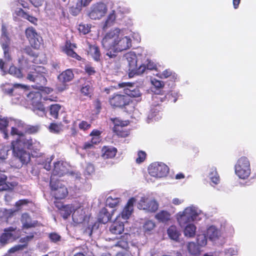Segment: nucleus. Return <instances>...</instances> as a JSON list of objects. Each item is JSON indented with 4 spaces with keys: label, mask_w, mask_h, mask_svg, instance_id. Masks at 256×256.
I'll list each match as a JSON object with an SVG mask.
<instances>
[{
    "label": "nucleus",
    "mask_w": 256,
    "mask_h": 256,
    "mask_svg": "<svg viewBox=\"0 0 256 256\" xmlns=\"http://www.w3.org/2000/svg\"><path fill=\"white\" fill-rule=\"evenodd\" d=\"M126 30L115 28L106 32L102 40L103 48L107 50L106 55L114 58L118 53L129 49L132 46V40L125 34Z\"/></svg>",
    "instance_id": "obj_1"
},
{
    "label": "nucleus",
    "mask_w": 256,
    "mask_h": 256,
    "mask_svg": "<svg viewBox=\"0 0 256 256\" xmlns=\"http://www.w3.org/2000/svg\"><path fill=\"white\" fill-rule=\"evenodd\" d=\"M11 144L14 156L20 161L22 164H27L30 160V153L26 150V148L38 154L40 148V143L36 140L34 141L30 136H22L19 142H12Z\"/></svg>",
    "instance_id": "obj_2"
},
{
    "label": "nucleus",
    "mask_w": 256,
    "mask_h": 256,
    "mask_svg": "<svg viewBox=\"0 0 256 256\" xmlns=\"http://www.w3.org/2000/svg\"><path fill=\"white\" fill-rule=\"evenodd\" d=\"M202 211L196 206L191 205L176 215V220L180 227L188 223L199 221L202 219Z\"/></svg>",
    "instance_id": "obj_3"
},
{
    "label": "nucleus",
    "mask_w": 256,
    "mask_h": 256,
    "mask_svg": "<svg viewBox=\"0 0 256 256\" xmlns=\"http://www.w3.org/2000/svg\"><path fill=\"white\" fill-rule=\"evenodd\" d=\"M48 74V71L44 67L34 66L28 72L26 78L30 81L35 82L36 84L35 86L36 88L40 90L47 84Z\"/></svg>",
    "instance_id": "obj_4"
},
{
    "label": "nucleus",
    "mask_w": 256,
    "mask_h": 256,
    "mask_svg": "<svg viewBox=\"0 0 256 256\" xmlns=\"http://www.w3.org/2000/svg\"><path fill=\"white\" fill-rule=\"evenodd\" d=\"M124 58L128 64L130 78H132L136 74H141L145 72L146 66L144 64H140L138 67V58L134 52L125 54Z\"/></svg>",
    "instance_id": "obj_5"
},
{
    "label": "nucleus",
    "mask_w": 256,
    "mask_h": 256,
    "mask_svg": "<svg viewBox=\"0 0 256 256\" xmlns=\"http://www.w3.org/2000/svg\"><path fill=\"white\" fill-rule=\"evenodd\" d=\"M27 100L32 104V110L37 115L42 116L46 114L45 108L41 103L42 94L38 90L30 92L25 94Z\"/></svg>",
    "instance_id": "obj_6"
},
{
    "label": "nucleus",
    "mask_w": 256,
    "mask_h": 256,
    "mask_svg": "<svg viewBox=\"0 0 256 256\" xmlns=\"http://www.w3.org/2000/svg\"><path fill=\"white\" fill-rule=\"evenodd\" d=\"M236 174L240 179L248 178L251 174L250 162L246 156L239 158L234 166Z\"/></svg>",
    "instance_id": "obj_7"
},
{
    "label": "nucleus",
    "mask_w": 256,
    "mask_h": 256,
    "mask_svg": "<svg viewBox=\"0 0 256 256\" xmlns=\"http://www.w3.org/2000/svg\"><path fill=\"white\" fill-rule=\"evenodd\" d=\"M108 6L104 2H98L92 4L88 10V16L92 20H100L108 12Z\"/></svg>",
    "instance_id": "obj_8"
},
{
    "label": "nucleus",
    "mask_w": 256,
    "mask_h": 256,
    "mask_svg": "<svg viewBox=\"0 0 256 256\" xmlns=\"http://www.w3.org/2000/svg\"><path fill=\"white\" fill-rule=\"evenodd\" d=\"M50 186L52 194L56 200L64 198L68 194L67 188L55 178H50Z\"/></svg>",
    "instance_id": "obj_9"
},
{
    "label": "nucleus",
    "mask_w": 256,
    "mask_h": 256,
    "mask_svg": "<svg viewBox=\"0 0 256 256\" xmlns=\"http://www.w3.org/2000/svg\"><path fill=\"white\" fill-rule=\"evenodd\" d=\"M10 125L12 126L10 134L12 136H16L18 138L16 140L12 142H19V140L22 136H28L24 134L26 130V126L22 121L10 118Z\"/></svg>",
    "instance_id": "obj_10"
},
{
    "label": "nucleus",
    "mask_w": 256,
    "mask_h": 256,
    "mask_svg": "<svg viewBox=\"0 0 256 256\" xmlns=\"http://www.w3.org/2000/svg\"><path fill=\"white\" fill-rule=\"evenodd\" d=\"M148 170L151 176L155 178H162L167 175L169 168L164 164L156 162L150 165Z\"/></svg>",
    "instance_id": "obj_11"
},
{
    "label": "nucleus",
    "mask_w": 256,
    "mask_h": 256,
    "mask_svg": "<svg viewBox=\"0 0 256 256\" xmlns=\"http://www.w3.org/2000/svg\"><path fill=\"white\" fill-rule=\"evenodd\" d=\"M25 34L31 46L36 49L39 48L41 44L42 38L38 34L36 30L32 27H29L26 30Z\"/></svg>",
    "instance_id": "obj_12"
},
{
    "label": "nucleus",
    "mask_w": 256,
    "mask_h": 256,
    "mask_svg": "<svg viewBox=\"0 0 256 256\" xmlns=\"http://www.w3.org/2000/svg\"><path fill=\"white\" fill-rule=\"evenodd\" d=\"M138 207L148 212H154L158 208V202L154 200H148L146 197H142L140 200Z\"/></svg>",
    "instance_id": "obj_13"
},
{
    "label": "nucleus",
    "mask_w": 256,
    "mask_h": 256,
    "mask_svg": "<svg viewBox=\"0 0 256 256\" xmlns=\"http://www.w3.org/2000/svg\"><path fill=\"white\" fill-rule=\"evenodd\" d=\"M111 120L114 124L113 130L118 136L121 137H126L128 136V132L124 128L128 124V121H122L118 118H112Z\"/></svg>",
    "instance_id": "obj_14"
},
{
    "label": "nucleus",
    "mask_w": 256,
    "mask_h": 256,
    "mask_svg": "<svg viewBox=\"0 0 256 256\" xmlns=\"http://www.w3.org/2000/svg\"><path fill=\"white\" fill-rule=\"evenodd\" d=\"M136 202L134 198H130L122 212L116 216V220H119L121 218L124 220H127L130 218L134 210V204Z\"/></svg>",
    "instance_id": "obj_15"
},
{
    "label": "nucleus",
    "mask_w": 256,
    "mask_h": 256,
    "mask_svg": "<svg viewBox=\"0 0 256 256\" xmlns=\"http://www.w3.org/2000/svg\"><path fill=\"white\" fill-rule=\"evenodd\" d=\"M68 164L63 161H58L54 163L50 178H55V176H62L68 172Z\"/></svg>",
    "instance_id": "obj_16"
},
{
    "label": "nucleus",
    "mask_w": 256,
    "mask_h": 256,
    "mask_svg": "<svg viewBox=\"0 0 256 256\" xmlns=\"http://www.w3.org/2000/svg\"><path fill=\"white\" fill-rule=\"evenodd\" d=\"M15 230L14 227H10L4 230V232L0 236V248L15 239L12 233Z\"/></svg>",
    "instance_id": "obj_17"
},
{
    "label": "nucleus",
    "mask_w": 256,
    "mask_h": 256,
    "mask_svg": "<svg viewBox=\"0 0 256 256\" xmlns=\"http://www.w3.org/2000/svg\"><path fill=\"white\" fill-rule=\"evenodd\" d=\"M110 103L113 106L121 107L128 104V96L122 94H115L110 98Z\"/></svg>",
    "instance_id": "obj_18"
},
{
    "label": "nucleus",
    "mask_w": 256,
    "mask_h": 256,
    "mask_svg": "<svg viewBox=\"0 0 256 256\" xmlns=\"http://www.w3.org/2000/svg\"><path fill=\"white\" fill-rule=\"evenodd\" d=\"M72 218L74 223H82L86 218L85 210L83 207L80 206L74 210Z\"/></svg>",
    "instance_id": "obj_19"
},
{
    "label": "nucleus",
    "mask_w": 256,
    "mask_h": 256,
    "mask_svg": "<svg viewBox=\"0 0 256 256\" xmlns=\"http://www.w3.org/2000/svg\"><path fill=\"white\" fill-rule=\"evenodd\" d=\"M82 87L80 92L84 96H90L92 92V84L90 80H86L84 78L80 80Z\"/></svg>",
    "instance_id": "obj_20"
},
{
    "label": "nucleus",
    "mask_w": 256,
    "mask_h": 256,
    "mask_svg": "<svg viewBox=\"0 0 256 256\" xmlns=\"http://www.w3.org/2000/svg\"><path fill=\"white\" fill-rule=\"evenodd\" d=\"M4 156H0V192L6 190L10 188L9 186L6 182V176L2 172V166L4 164Z\"/></svg>",
    "instance_id": "obj_21"
},
{
    "label": "nucleus",
    "mask_w": 256,
    "mask_h": 256,
    "mask_svg": "<svg viewBox=\"0 0 256 256\" xmlns=\"http://www.w3.org/2000/svg\"><path fill=\"white\" fill-rule=\"evenodd\" d=\"M56 206L60 209V214L64 219H66L70 215L72 210H75L72 204L62 206L61 204H58Z\"/></svg>",
    "instance_id": "obj_22"
},
{
    "label": "nucleus",
    "mask_w": 256,
    "mask_h": 256,
    "mask_svg": "<svg viewBox=\"0 0 256 256\" xmlns=\"http://www.w3.org/2000/svg\"><path fill=\"white\" fill-rule=\"evenodd\" d=\"M208 177L210 180L212 186L218 184L220 182V178L214 166H212L209 168L208 172Z\"/></svg>",
    "instance_id": "obj_23"
},
{
    "label": "nucleus",
    "mask_w": 256,
    "mask_h": 256,
    "mask_svg": "<svg viewBox=\"0 0 256 256\" xmlns=\"http://www.w3.org/2000/svg\"><path fill=\"white\" fill-rule=\"evenodd\" d=\"M124 230L123 222L116 220L110 227V232L114 234H120Z\"/></svg>",
    "instance_id": "obj_24"
},
{
    "label": "nucleus",
    "mask_w": 256,
    "mask_h": 256,
    "mask_svg": "<svg viewBox=\"0 0 256 256\" xmlns=\"http://www.w3.org/2000/svg\"><path fill=\"white\" fill-rule=\"evenodd\" d=\"M182 228H184V234L186 237L194 238L195 236L196 227L193 223H188Z\"/></svg>",
    "instance_id": "obj_25"
},
{
    "label": "nucleus",
    "mask_w": 256,
    "mask_h": 256,
    "mask_svg": "<svg viewBox=\"0 0 256 256\" xmlns=\"http://www.w3.org/2000/svg\"><path fill=\"white\" fill-rule=\"evenodd\" d=\"M206 235L211 240H215L220 236V232L214 226H210L208 228Z\"/></svg>",
    "instance_id": "obj_26"
},
{
    "label": "nucleus",
    "mask_w": 256,
    "mask_h": 256,
    "mask_svg": "<svg viewBox=\"0 0 256 256\" xmlns=\"http://www.w3.org/2000/svg\"><path fill=\"white\" fill-rule=\"evenodd\" d=\"M116 18V14L114 10H112L108 15L106 20L103 22L102 29L106 30L113 26Z\"/></svg>",
    "instance_id": "obj_27"
},
{
    "label": "nucleus",
    "mask_w": 256,
    "mask_h": 256,
    "mask_svg": "<svg viewBox=\"0 0 256 256\" xmlns=\"http://www.w3.org/2000/svg\"><path fill=\"white\" fill-rule=\"evenodd\" d=\"M76 48V46L74 44H72L70 42L66 41L63 50L68 56L78 60L80 56L74 51V48Z\"/></svg>",
    "instance_id": "obj_28"
},
{
    "label": "nucleus",
    "mask_w": 256,
    "mask_h": 256,
    "mask_svg": "<svg viewBox=\"0 0 256 256\" xmlns=\"http://www.w3.org/2000/svg\"><path fill=\"white\" fill-rule=\"evenodd\" d=\"M104 158H112L115 156L117 152L116 148L112 146H104L102 149Z\"/></svg>",
    "instance_id": "obj_29"
},
{
    "label": "nucleus",
    "mask_w": 256,
    "mask_h": 256,
    "mask_svg": "<svg viewBox=\"0 0 256 256\" xmlns=\"http://www.w3.org/2000/svg\"><path fill=\"white\" fill-rule=\"evenodd\" d=\"M74 77L73 72L70 69H68L60 74L58 78L62 82H66L71 81Z\"/></svg>",
    "instance_id": "obj_30"
},
{
    "label": "nucleus",
    "mask_w": 256,
    "mask_h": 256,
    "mask_svg": "<svg viewBox=\"0 0 256 256\" xmlns=\"http://www.w3.org/2000/svg\"><path fill=\"white\" fill-rule=\"evenodd\" d=\"M16 12L18 16L28 20L31 23L36 24L38 22V19L35 17L28 14L24 12L22 8H18L16 10Z\"/></svg>",
    "instance_id": "obj_31"
},
{
    "label": "nucleus",
    "mask_w": 256,
    "mask_h": 256,
    "mask_svg": "<svg viewBox=\"0 0 256 256\" xmlns=\"http://www.w3.org/2000/svg\"><path fill=\"white\" fill-rule=\"evenodd\" d=\"M111 219V215L106 208H103L100 212L98 220L99 222L106 224Z\"/></svg>",
    "instance_id": "obj_32"
},
{
    "label": "nucleus",
    "mask_w": 256,
    "mask_h": 256,
    "mask_svg": "<svg viewBox=\"0 0 256 256\" xmlns=\"http://www.w3.org/2000/svg\"><path fill=\"white\" fill-rule=\"evenodd\" d=\"M88 54L96 61H98L100 60V53L98 48L95 45H90L88 50Z\"/></svg>",
    "instance_id": "obj_33"
},
{
    "label": "nucleus",
    "mask_w": 256,
    "mask_h": 256,
    "mask_svg": "<svg viewBox=\"0 0 256 256\" xmlns=\"http://www.w3.org/2000/svg\"><path fill=\"white\" fill-rule=\"evenodd\" d=\"M168 234L170 239L175 241H178L180 236V232L174 226H172L168 228Z\"/></svg>",
    "instance_id": "obj_34"
},
{
    "label": "nucleus",
    "mask_w": 256,
    "mask_h": 256,
    "mask_svg": "<svg viewBox=\"0 0 256 256\" xmlns=\"http://www.w3.org/2000/svg\"><path fill=\"white\" fill-rule=\"evenodd\" d=\"M70 176L72 180L75 181L76 188L80 189L82 188L84 180L80 178V174L79 172H72L70 174Z\"/></svg>",
    "instance_id": "obj_35"
},
{
    "label": "nucleus",
    "mask_w": 256,
    "mask_h": 256,
    "mask_svg": "<svg viewBox=\"0 0 256 256\" xmlns=\"http://www.w3.org/2000/svg\"><path fill=\"white\" fill-rule=\"evenodd\" d=\"M21 221L24 228H28L34 226L35 223L32 222L30 216L28 214L26 213L22 214Z\"/></svg>",
    "instance_id": "obj_36"
},
{
    "label": "nucleus",
    "mask_w": 256,
    "mask_h": 256,
    "mask_svg": "<svg viewBox=\"0 0 256 256\" xmlns=\"http://www.w3.org/2000/svg\"><path fill=\"white\" fill-rule=\"evenodd\" d=\"M155 218L160 222H166L170 220V214L167 211L162 210L156 214Z\"/></svg>",
    "instance_id": "obj_37"
},
{
    "label": "nucleus",
    "mask_w": 256,
    "mask_h": 256,
    "mask_svg": "<svg viewBox=\"0 0 256 256\" xmlns=\"http://www.w3.org/2000/svg\"><path fill=\"white\" fill-rule=\"evenodd\" d=\"M10 118H0V130L2 131L4 138L5 139L8 138V134L6 132V129L8 126V124H10Z\"/></svg>",
    "instance_id": "obj_38"
},
{
    "label": "nucleus",
    "mask_w": 256,
    "mask_h": 256,
    "mask_svg": "<svg viewBox=\"0 0 256 256\" xmlns=\"http://www.w3.org/2000/svg\"><path fill=\"white\" fill-rule=\"evenodd\" d=\"M130 235L127 233H125L116 243V246L126 249L128 247V242L130 240Z\"/></svg>",
    "instance_id": "obj_39"
},
{
    "label": "nucleus",
    "mask_w": 256,
    "mask_h": 256,
    "mask_svg": "<svg viewBox=\"0 0 256 256\" xmlns=\"http://www.w3.org/2000/svg\"><path fill=\"white\" fill-rule=\"evenodd\" d=\"M10 41V38L7 34L2 30V32L0 40V43L2 48H9Z\"/></svg>",
    "instance_id": "obj_40"
},
{
    "label": "nucleus",
    "mask_w": 256,
    "mask_h": 256,
    "mask_svg": "<svg viewBox=\"0 0 256 256\" xmlns=\"http://www.w3.org/2000/svg\"><path fill=\"white\" fill-rule=\"evenodd\" d=\"M187 249L190 254L196 255L200 253V249L198 245L194 242H190L187 244Z\"/></svg>",
    "instance_id": "obj_41"
},
{
    "label": "nucleus",
    "mask_w": 256,
    "mask_h": 256,
    "mask_svg": "<svg viewBox=\"0 0 256 256\" xmlns=\"http://www.w3.org/2000/svg\"><path fill=\"white\" fill-rule=\"evenodd\" d=\"M60 108L61 106L59 104H52L49 110L50 116L54 118H57Z\"/></svg>",
    "instance_id": "obj_42"
},
{
    "label": "nucleus",
    "mask_w": 256,
    "mask_h": 256,
    "mask_svg": "<svg viewBox=\"0 0 256 256\" xmlns=\"http://www.w3.org/2000/svg\"><path fill=\"white\" fill-rule=\"evenodd\" d=\"M155 226L156 224L152 220H148L144 223L143 229L146 234H149Z\"/></svg>",
    "instance_id": "obj_43"
},
{
    "label": "nucleus",
    "mask_w": 256,
    "mask_h": 256,
    "mask_svg": "<svg viewBox=\"0 0 256 256\" xmlns=\"http://www.w3.org/2000/svg\"><path fill=\"white\" fill-rule=\"evenodd\" d=\"M134 83L129 82H124L118 84V86L120 88H124V93L125 94V90H134V89H138L136 86H134Z\"/></svg>",
    "instance_id": "obj_44"
},
{
    "label": "nucleus",
    "mask_w": 256,
    "mask_h": 256,
    "mask_svg": "<svg viewBox=\"0 0 256 256\" xmlns=\"http://www.w3.org/2000/svg\"><path fill=\"white\" fill-rule=\"evenodd\" d=\"M160 108L159 106H156L154 108H152L151 109L150 114L148 116V120H158L159 117L157 116V113L160 112Z\"/></svg>",
    "instance_id": "obj_45"
},
{
    "label": "nucleus",
    "mask_w": 256,
    "mask_h": 256,
    "mask_svg": "<svg viewBox=\"0 0 256 256\" xmlns=\"http://www.w3.org/2000/svg\"><path fill=\"white\" fill-rule=\"evenodd\" d=\"M48 130L51 132L57 134L62 130V126L60 124L52 123L49 126Z\"/></svg>",
    "instance_id": "obj_46"
},
{
    "label": "nucleus",
    "mask_w": 256,
    "mask_h": 256,
    "mask_svg": "<svg viewBox=\"0 0 256 256\" xmlns=\"http://www.w3.org/2000/svg\"><path fill=\"white\" fill-rule=\"evenodd\" d=\"M120 202V199L118 198H112L111 196H108L106 200V204L110 207L112 208L115 207Z\"/></svg>",
    "instance_id": "obj_47"
},
{
    "label": "nucleus",
    "mask_w": 256,
    "mask_h": 256,
    "mask_svg": "<svg viewBox=\"0 0 256 256\" xmlns=\"http://www.w3.org/2000/svg\"><path fill=\"white\" fill-rule=\"evenodd\" d=\"M8 73L18 78L22 77V74L20 70L14 66H10L8 70Z\"/></svg>",
    "instance_id": "obj_48"
},
{
    "label": "nucleus",
    "mask_w": 256,
    "mask_h": 256,
    "mask_svg": "<svg viewBox=\"0 0 256 256\" xmlns=\"http://www.w3.org/2000/svg\"><path fill=\"white\" fill-rule=\"evenodd\" d=\"M80 4H81V0H78L77 3H76V8H74V6H72L70 8V12L72 15H74V16L78 15L80 13L82 8V7H84V5L80 6Z\"/></svg>",
    "instance_id": "obj_49"
},
{
    "label": "nucleus",
    "mask_w": 256,
    "mask_h": 256,
    "mask_svg": "<svg viewBox=\"0 0 256 256\" xmlns=\"http://www.w3.org/2000/svg\"><path fill=\"white\" fill-rule=\"evenodd\" d=\"M197 242L199 246H204L207 244V238L205 234H198L197 236Z\"/></svg>",
    "instance_id": "obj_50"
},
{
    "label": "nucleus",
    "mask_w": 256,
    "mask_h": 256,
    "mask_svg": "<svg viewBox=\"0 0 256 256\" xmlns=\"http://www.w3.org/2000/svg\"><path fill=\"white\" fill-rule=\"evenodd\" d=\"M125 94L134 98L139 97L140 96V92L139 89H134V90H125Z\"/></svg>",
    "instance_id": "obj_51"
},
{
    "label": "nucleus",
    "mask_w": 256,
    "mask_h": 256,
    "mask_svg": "<svg viewBox=\"0 0 256 256\" xmlns=\"http://www.w3.org/2000/svg\"><path fill=\"white\" fill-rule=\"evenodd\" d=\"M144 64L146 66L145 72L146 70H152L156 69V66L154 62L150 60H147L144 64Z\"/></svg>",
    "instance_id": "obj_52"
},
{
    "label": "nucleus",
    "mask_w": 256,
    "mask_h": 256,
    "mask_svg": "<svg viewBox=\"0 0 256 256\" xmlns=\"http://www.w3.org/2000/svg\"><path fill=\"white\" fill-rule=\"evenodd\" d=\"M94 172V166L92 164L88 163L85 168L84 174L86 176H90L93 174Z\"/></svg>",
    "instance_id": "obj_53"
},
{
    "label": "nucleus",
    "mask_w": 256,
    "mask_h": 256,
    "mask_svg": "<svg viewBox=\"0 0 256 256\" xmlns=\"http://www.w3.org/2000/svg\"><path fill=\"white\" fill-rule=\"evenodd\" d=\"M146 157V153L142 150H140L138 153V158H136V162L140 164L144 161Z\"/></svg>",
    "instance_id": "obj_54"
},
{
    "label": "nucleus",
    "mask_w": 256,
    "mask_h": 256,
    "mask_svg": "<svg viewBox=\"0 0 256 256\" xmlns=\"http://www.w3.org/2000/svg\"><path fill=\"white\" fill-rule=\"evenodd\" d=\"M172 74V71L169 70H166L162 73L156 74V75L161 78H166L170 76Z\"/></svg>",
    "instance_id": "obj_55"
},
{
    "label": "nucleus",
    "mask_w": 256,
    "mask_h": 256,
    "mask_svg": "<svg viewBox=\"0 0 256 256\" xmlns=\"http://www.w3.org/2000/svg\"><path fill=\"white\" fill-rule=\"evenodd\" d=\"M48 237L50 240L54 242H60L61 239V236L56 232H52L50 234Z\"/></svg>",
    "instance_id": "obj_56"
},
{
    "label": "nucleus",
    "mask_w": 256,
    "mask_h": 256,
    "mask_svg": "<svg viewBox=\"0 0 256 256\" xmlns=\"http://www.w3.org/2000/svg\"><path fill=\"white\" fill-rule=\"evenodd\" d=\"M152 84L156 88H160L164 86V84L162 82L158 80L156 78L152 79Z\"/></svg>",
    "instance_id": "obj_57"
},
{
    "label": "nucleus",
    "mask_w": 256,
    "mask_h": 256,
    "mask_svg": "<svg viewBox=\"0 0 256 256\" xmlns=\"http://www.w3.org/2000/svg\"><path fill=\"white\" fill-rule=\"evenodd\" d=\"M90 28L88 26L84 24H80L78 26V30L80 32L86 34L90 32Z\"/></svg>",
    "instance_id": "obj_58"
},
{
    "label": "nucleus",
    "mask_w": 256,
    "mask_h": 256,
    "mask_svg": "<svg viewBox=\"0 0 256 256\" xmlns=\"http://www.w3.org/2000/svg\"><path fill=\"white\" fill-rule=\"evenodd\" d=\"M225 253L230 256H235L238 253V250L236 248H230L225 250Z\"/></svg>",
    "instance_id": "obj_59"
},
{
    "label": "nucleus",
    "mask_w": 256,
    "mask_h": 256,
    "mask_svg": "<svg viewBox=\"0 0 256 256\" xmlns=\"http://www.w3.org/2000/svg\"><path fill=\"white\" fill-rule=\"evenodd\" d=\"M90 127V124H88L86 122L82 121L79 124V128L80 130H85L88 129Z\"/></svg>",
    "instance_id": "obj_60"
},
{
    "label": "nucleus",
    "mask_w": 256,
    "mask_h": 256,
    "mask_svg": "<svg viewBox=\"0 0 256 256\" xmlns=\"http://www.w3.org/2000/svg\"><path fill=\"white\" fill-rule=\"evenodd\" d=\"M24 246H25V244H22V245H21V244L16 245V246L12 248H10L9 250V252L10 253H14L17 250L22 249Z\"/></svg>",
    "instance_id": "obj_61"
},
{
    "label": "nucleus",
    "mask_w": 256,
    "mask_h": 256,
    "mask_svg": "<svg viewBox=\"0 0 256 256\" xmlns=\"http://www.w3.org/2000/svg\"><path fill=\"white\" fill-rule=\"evenodd\" d=\"M31 3L35 6L38 7L41 6L44 2V0H30Z\"/></svg>",
    "instance_id": "obj_62"
},
{
    "label": "nucleus",
    "mask_w": 256,
    "mask_h": 256,
    "mask_svg": "<svg viewBox=\"0 0 256 256\" xmlns=\"http://www.w3.org/2000/svg\"><path fill=\"white\" fill-rule=\"evenodd\" d=\"M53 159V156H52L50 158H48L46 160V163L44 166V168L47 170H50V163Z\"/></svg>",
    "instance_id": "obj_63"
},
{
    "label": "nucleus",
    "mask_w": 256,
    "mask_h": 256,
    "mask_svg": "<svg viewBox=\"0 0 256 256\" xmlns=\"http://www.w3.org/2000/svg\"><path fill=\"white\" fill-rule=\"evenodd\" d=\"M85 70L89 75L93 74L95 72L94 68L89 66H86Z\"/></svg>",
    "instance_id": "obj_64"
}]
</instances>
